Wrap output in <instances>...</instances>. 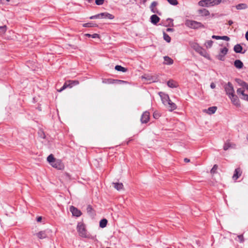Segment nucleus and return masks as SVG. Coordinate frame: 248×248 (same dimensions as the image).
<instances>
[{
  "label": "nucleus",
  "mask_w": 248,
  "mask_h": 248,
  "mask_svg": "<svg viewBox=\"0 0 248 248\" xmlns=\"http://www.w3.org/2000/svg\"><path fill=\"white\" fill-rule=\"evenodd\" d=\"M185 25L187 27L192 29L204 28V26L201 22L189 19L186 21Z\"/></svg>",
  "instance_id": "f257e3e1"
},
{
  "label": "nucleus",
  "mask_w": 248,
  "mask_h": 248,
  "mask_svg": "<svg viewBox=\"0 0 248 248\" xmlns=\"http://www.w3.org/2000/svg\"><path fill=\"white\" fill-rule=\"evenodd\" d=\"M221 0H201L198 2L201 6L210 7L220 4Z\"/></svg>",
  "instance_id": "f03ea898"
},
{
  "label": "nucleus",
  "mask_w": 248,
  "mask_h": 248,
  "mask_svg": "<svg viewBox=\"0 0 248 248\" xmlns=\"http://www.w3.org/2000/svg\"><path fill=\"white\" fill-rule=\"evenodd\" d=\"M78 234L85 238L93 239V237L88 233L85 228V225L83 223H78Z\"/></svg>",
  "instance_id": "7ed1b4c3"
},
{
  "label": "nucleus",
  "mask_w": 248,
  "mask_h": 248,
  "mask_svg": "<svg viewBox=\"0 0 248 248\" xmlns=\"http://www.w3.org/2000/svg\"><path fill=\"white\" fill-rule=\"evenodd\" d=\"M78 84V81L74 80H69L65 82L63 86L60 89H58L57 91L59 92H61L63 90L66 88H72L73 87L76 86Z\"/></svg>",
  "instance_id": "20e7f679"
},
{
  "label": "nucleus",
  "mask_w": 248,
  "mask_h": 248,
  "mask_svg": "<svg viewBox=\"0 0 248 248\" xmlns=\"http://www.w3.org/2000/svg\"><path fill=\"white\" fill-rule=\"evenodd\" d=\"M97 18H108L109 19H113L114 18V16L107 12L101 13L100 14L93 16L90 17V19H97Z\"/></svg>",
  "instance_id": "39448f33"
},
{
  "label": "nucleus",
  "mask_w": 248,
  "mask_h": 248,
  "mask_svg": "<svg viewBox=\"0 0 248 248\" xmlns=\"http://www.w3.org/2000/svg\"><path fill=\"white\" fill-rule=\"evenodd\" d=\"M224 88L226 93L228 96L235 93L233 85L231 82H229L225 84Z\"/></svg>",
  "instance_id": "423d86ee"
},
{
  "label": "nucleus",
  "mask_w": 248,
  "mask_h": 248,
  "mask_svg": "<svg viewBox=\"0 0 248 248\" xmlns=\"http://www.w3.org/2000/svg\"><path fill=\"white\" fill-rule=\"evenodd\" d=\"M231 99L233 105L237 107H240L241 106L240 100L237 95L235 93L228 96Z\"/></svg>",
  "instance_id": "0eeeda50"
},
{
  "label": "nucleus",
  "mask_w": 248,
  "mask_h": 248,
  "mask_svg": "<svg viewBox=\"0 0 248 248\" xmlns=\"http://www.w3.org/2000/svg\"><path fill=\"white\" fill-rule=\"evenodd\" d=\"M228 51V49L227 47H224L220 49V52L219 54L217 56V58L220 61L224 60V57L227 54Z\"/></svg>",
  "instance_id": "6e6552de"
},
{
  "label": "nucleus",
  "mask_w": 248,
  "mask_h": 248,
  "mask_svg": "<svg viewBox=\"0 0 248 248\" xmlns=\"http://www.w3.org/2000/svg\"><path fill=\"white\" fill-rule=\"evenodd\" d=\"M159 95L161 97V101L162 103L165 105L167 106V103L170 101V99L169 95L167 94H166L162 92H160L159 93Z\"/></svg>",
  "instance_id": "1a4fd4ad"
},
{
  "label": "nucleus",
  "mask_w": 248,
  "mask_h": 248,
  "mask_svg": "<svg viewBox=\"0 0 248 248\" xmlns=\"http://www.w3.org/2000/svg\"><path fill=\"white\" fill-rule=\"evenodd\" d=\"M51 165L58 169V170H62L64 168V166L63 165V164L62 163L61 161L59 160V159H56L54 162H53L52 163V164H51Z\"/></svg>",
  "instance_id": "9d476101"
},
{
  "label": "nucleus",
  "mask_w": 248,
  "mask_h": 248,
  "mask_svg": "<svg viewBox=\"0 0 248 248\" xmlns=\"http://www.w3.org/2000/svg\"><path fill=\"white\" fill-rule=\"evenodd\" d=\"M197 12L200 16L202 17H206L210 16L209 11L205 8L200 9L197 10Z\"/></svg>",
  "instance_id": "9b49d317"
},
{
  "label": "nucleus",
  "mask_w": 248,
  "mask_h": 248,
  "mask_svg": "<svg viewBox=\"0 0 248 248\" xmlns=\"http://www.w3.org/2000/svg\"><path fill=\"white\" fill-rule=\"evenodd\" d=\"M149 119H150L149 112L148 111H146L144 112H143V113L142 114L141 119H140V121L142 123L146 124L149 121Z\"/></svg>",
  "instance_id": "f8f14e48"
},
{
  "label": "nucleus",
  "mask_w": 248,
  "mask_h": 248,
  "mask_svg": "<svg viewBox=\"0 0 248 248\" xmlns=\"http://www.w3.org/2000/svg\"><path fill=\"white\" fill-rule=\"evenodd\" d=\"M242 171L240 168H238L234 170L232 178L234 180H236L242 174Z\"/></svg>",
  "instance_id": "ddd939ff"
},
{
  "label": "nucleus",
  "mask_w": 248,
  "mask_h": 248,
  "mask_svg": "<svg viewBox=\"0 0 248 248\" xmlns=\"http://www.w3.org/2000/svg\"><path fill=\"white\" fill-rule=\"evenodd\" d=\"M168 109L172 111L176 108V105L175 103H173L170 100L167 103V106H165Z\"/></svg>",
  "instance_id": "4468645a"
},
{
  "label": "nucleus",
  "mask_w": 248,
  "mask_h": 248,
  "mask_svg": "<svg viewBox=\"0 0 248 248\" xmlns=\"http://www.w3.org/2000/svg\"><path fill=\"white\" fill-rule=\"evenodd\" d=\"M158 4L157 2L156 1H153L150 6V8L151 11V12L155 14H159L158 11L157 9L155 7Z\"/></svg>",
  "instance_id": "2eb2a0df"
},
{
  "label": "nucleus",
  "mask_w": 248,
  "mask_h": 248,
  "mask_svg": "<svg viewBox=\"0 0 248 248\" xmlns=\"http://www.w3.org/2000/svg\"><path fill=\"white\" fill-rule=\"evenodd\" d=\"M151 22L154 24H156L160 20V18L156 15H153L150 17Z\"/></svg>",
  "instance_id": "dca6fc26"
},
{
  "label": "nucleus",
  "mask_w": 248,
  "mask_h": 248,
  "mask_svg": "<svg viewBox=\"0 0 248 248\" xmlns=\"http://www.w3.org/2000/svg\"><path fill=\"white\" fill-rule=\"evenodd\" d=\"M235 147V144L231 143L229 141H227L225 143L223 149L224 150H227L229 148H234Z\"/></svg>",
  "instance_id": "f3484780"
},
{
  "label": "nucleus",
  "mask_w": 248,
  "mask_h": 248,
  "mask_svg": "<svg viewBox=\"0 0 248 248\" xmlns=\"http://www.w3.org/2000/svg\"><path fill=\"white\" fill-rule=\"evenodd\" d=\"M164 62V64L166 65H171L173 63V60L168 56H164L163 57Z\"/></svg>",
  "instance_id": "a211bd4d"
},
{
  "label": "nucleus",
  "mask_w": 248,
  "mask_h": 248,
  "mask_svg": "<svg viewBox=\"0 0 248 248\" xmlns=\"http://www.w3.org/2000/svg\"><path fill=\"white\" fill-rule=\"evenodd\" d=\"M217 109V108L216 107H209L207 109H204L203 111L209 114H212L215 113Z\"/></svg>",
  "instance_id": "6ab92c4d"
},
{
  "label": "nucleus",
  "mask_w": 248,
  "mask_h": 248,
  "mask_svg": "<svg viewBox=\"0 0 248 248\" xmlns=\"http://www.w3.org/2000/svg\"><path fill=\"white\" fill-rule=\"evenodd\" d=\"M190 45L191 47L193 48L196 52L199 51V50L202 47L199 45L198 44L195 42H190Z\"/></svg>",
  "instance_id": "aec40b11"
},
{
  "label": "nucleus",
  "mask_w": 248,
  "mask_h": 248,
  "mask_svg": "<svg viewBox=\"0 0 248 248\" xmlns=\"http://www.w3.org/2000/svg\"><path fill=\"white\" fill-rule=\"evenodd\" d=\"M234 66L238 69H241L244 64L243 62L239 60H236L234 62Z\"/></svg>",
  "instance_id": "412c9836"
},
{
  "label": "nucleus",
  "mask_w": 248,
  "mask_h": 248,
  "mask_svg": "<svg viewBox=\"0 0 248 248\" xmlns=\"http://www.w3.org/2000/svg\"><path fill=\"white\" fill-rule=\"evenodd\" d=\"M69 210L73 216L78 217V209L77 208L71 205L70 206Z\"/></svg>",
  "instance_id": "4be33fe9"
},
{
  "label": "nucleus",
  "mask_w": 248,
  "mask_h": 248,
  "mask_svg": "<svg viewBox=\"0 0 248 248\" xmlns=\"http://www.w3.org/2000/svg\"><path fill=\"white\" fill-rule=\"evenodd\" d=\"M197 52L205 58H207L209 57V54L207 53L206 51L202 47H201V49L199 50V51H198Z\"/></svg>",
  "instance_id": "5701e85b"
},
{
  "label": "nucleus",
  "mask_w": 248,
  "mask_h": 248,
  "mask_svg": "<svg viewBox=\"0 0 248 248\" xmlns=\"http://www.w3.org/2000/svg\"><path fill=\"white\" fill-rule=\"evenodd\" d=\"M168 86L171 88H176L177 87V83L173 80H170L167 82Z\"/></svg>",
  "instance_id": "b1692460"
},
{
  "label": "nucleus",
  "mask_w": 248,
  "mask_h": 248,
  "mask_svg": "<svg viewBox=\"0 0 248 248\" xmlns=\"http://www.w3.org/2000/svg\"><path fill=\"white\" fill-rule=\"evenodd\" d=\"M36 235L39 239H44L47 236L46 232L44 231L39 232L36 234Z\"/></svg>",
  "instance_id": "393cba45"
},
{
  "label": "nucleus",
  "mask_w": 248,
  "mask_h": 248,
  "mask_svg": "<svg viewBox=\"0 0 248 248\" xmlns=\"http://www.w3.org/2000/svg\"><path fill=\"white\" fill-rule=\"evenodd\" d=\"M233 49L236 53H242V47L239 44H237L235 46H234Z\"/></svg>",
  "instance_id": "a878e982"
},
{
  "label": "nucleus",
  "mask_w": 248,
  "mask_h": 248,
  "mask_svg": "<svg viewBox=\"0 0 248 248\" xmlns=\"http://www.w3.org/2000/svg\"><path fill=\"white\" fill-rule=\"evenodd\" d=\"M173 19L171 18H168L166 21V23L164 25L166 27L170 26L172 27L173 26Z\"/></svg>",
  "instance_id": "bb28decb"
},
{
  "label": "nucleus",
  "mask_w": 248,
  "mask_h": 248,
  "mask_svg": "<svg viewBox=\"0 0 248 248\" xmlns=\"http://www.w3.org/2000/svg\"><path fill=\"white\" fill-rule=\"evenodd\" d=\"M114 187L118 190H120L123 189V185L122 183H113Z\"/></svg>",
  "instance_id": "cd10ccee"
},
{
  "label": "nucleus",
  "mask_w": 248,
  "mask_h": 248,
  "mask_svg": "<svg viewBox=\"0 0 248 248\" xmlns=\"http://www.w3.org/2000/svg\"><path fill=\"white\" fill-rule=\"evenodd\" d=\"M108 221L106 219H102L100 220L99 222V226L100 227L103 228H105L107 224Z\"/></svg>",
  "instance_id": "c85d7f7f"
},
{
  "label": "nucleus",
  "mask_w": 248,
  "mask_h": 248,
  "mask_svg": "<svg viewBox=\"0 0 248 248\" xmlns=\"http://www.w3.org/2000/svg\"><path fill=\"white\" fill-rule=\"evenodd\" d=\"M115 69L117 71H121L123 72H125L127 71V69L125 68L118 65L115 66Z\"/></svg>",
  "instance_id": "c756f323"
},
{
  "label": "nucleus",
  "mask_w": 248,
  "mask_h": 248,
  "mask_svg": "<svg viewBox=\"0 0 248 248\" xmlns=\"http://www.w3.org/2000/svg\"><path fill=\"white\" fill-rule=\"evenodd\" d=\"M56 160V159L54 158L53 155L51 154L48 155V156L47 157V161L49 162V163L51 165L53 162H54V161Z\"/></svg>",
  "instance_id": "7c9ffc66"
},
{
  "label": "nucleus",
  "mask_w": 248,
  "mask_h": 248,
  "mask_svg": "<svg viewBox=\"0 0 248 248\" xmlns=\"http://www.w3.org/2000/svg\"><path fill=\"white\" fill-rule=\"evenodd\" d=\"M247 7L246 4L241 3L236 5V8L238 10L245 9Z\"/></svg>",
  "instance_id": "2f4dec72"
},
{
  "label": "nucleus",
  "mask_w": 248,
  "mask_h": 248,
  "mask_svg": "<svg viewBox=\"0 0 248 248\" xmlns=\"http://www.w3.org/2000/svg\"><path fill=\"white\" fill-rule=\"evenodd\" d=\"M213 44V41L212 40H208L205 42L204 44L205 46H206V48H210Z\"/></svg>",
  "instance_id": "473e14b6"
},
{
  "label": "nucleus",
  "mask_w": 248,
  "mask_h": 248,
  "mask_svg": "<svg viewBox=\"0 0 248 248\" xmlns=\"http://www.w3.org/2000/svg\"><path fill=\"white\" fill-rule=\"evenodd\" d=\"M97 25L96 24L93 23H87L83 24V27H97Z\"/></svg>",
  "instance_id": "72a5a7b5"
},
{
  "label": "nucleus",
  "mask_w": 248,
  "mask_h": 248,
  "mask_svg": "<svg viewBox=\"0 0 248 248\" xmlns=\"http://www.w3.org/2000/svg\"><path fill=\"white\" fill-rule=\"evenodd\" d=\"M163 38L168 43H170L171 40L170 37L168 34L166 33L165 32H163Z\"/></svg>",
  "instance_id": "f704fd0d"
},
{
  "label": "nucleus",
  "mask_w": 248,
  "mask_h": 248,
  "mask_svg": "<svg viewBox=\"0 0 248 248\" xmlns=\"http://www.w3.org/2000/svg\"><path fill=\"white\" fill-rule=\"evenodd\" d=\"M84 35L85 36L89 37H91L93 38H99V35L98 34H97V33H94L93 34H89V33H86Z\"/></svg>",
  "instance_id": "c9c22d12"
},
{
  "label": "nucleus",
  "mask_w": 248,
  "mask_h": 248,
  "mask_svg": "<svg viewBox=\"0 0 248 248\" xmlns=\"http://www.w3.org/2000/svg\"><path fill=\"white\" fill-rule=\"evenodd\" d=\"M238 83L240 86L248 90V84L246 82L240 80V82H238Z\"/></svg>",
  "instance_id": "e433bc0d"
},
{
  "label": "nucleus",
  "mask_w": 248,
  "mask_h": 248,
  "mask_svg": "<svg viewBox=\"0 0 248 248\" xmlns=\"http://www.w3.org/2000/svg\"><path fill=\"white\" fill-rule=\"evenodd\" d=\"M237 93L238 94H241L244 96L246 94L244 93V90L242 88H238L237 90Z\"/></svg>",
  "instance_id": "4c0bfd02"
},
{
  "label": "nucleus",
  "mask_w": 248,
  "mask_h": 248,
  "mask_svg": "<svg viewBox=\"0 0 248 248\" xmlns=\"http://www.w3.org/2000/svg\"><path fill=\"white\" fill-rule=\"evenodd\" d=\"M237 237L238 238V241H239L240 243H242L244 242V239L242 234L237 235ZM235 240H237L236 239H235Z\"/></svg>",
  "instance_id": "58836bf2"
},
{
  "label": "nucleus",
  "mask_w": 248,
  "mask_h": 248,
  "mask_svg": "<svg viewBox=\"0 0 248 248\" xmlns=\"http://www.w3.org/2000/svg\"><path fill=\"white\" fill-rule=\"evenodd\" d=\"M170 4L172 5H176L178 4L177 0H167Z\"/></svg>",
  "instance_id": "ea45409f"
},
{
  "label": "nucleus",
  "mask_w": 248,
  "mask_h": 248,
  "mask_svg": "<svg viewBox=\"0 0 248 248\" xmlns=\"http://www.w3.org/2000/svg\"><path fill=\"white\" fill-rule=\"evenodd\" d=\"M93 210L92 207L91 205H89L87 207V212L88 214L92 215V211Z\"/></svg>",
  "instance_id": "a19ab883"
},
{
  "label": "nucleus",
  "mask_w": 248,
  "mask_h": 248,
  "mask_svg": "<svg viewBox=\"0 0 248 248\" xmlns=\"http://www.w3.org/2000/svg\"><path fill=\"white\" fill-rule=\"evenodd\" d=\"M7 30V27L6 26L4 25L3 26H0V31L2 32V33H4Z\"/></svg>",
  "instance_id": "79ce46f5"
},
{
  "label": "nucleus",
  "mask_w": 248,
  "mask_h": 248,
  "mask_svg": "<svg viewBox=\"0 0 248 248\" xmlns=\"http://www.w3.org/2000/svg\"><path fill=\"white\" fill-rule=\"evenodd\" d=\"M217 165H215L212 169L211 170V173H214L216 172V171L217 170Z\"/></svg>",
  "instance_id": "37998d69"
},
{
  "label": "nucleus",
  "mask_w": 248,
  "mask_h": 248,
  "mask_svg": "<svg viewBox=\"0 0 248 248\" xmlns=\"http://www.w3.org/2000/svg\"><path fill=\"white\" fill-rule=\"evenodd\" d=\"M104 0H95V3L96 5H101L104 3Z\"/></svg>",
  "instance_id": "c03bdc74"
},
{
  "label": "nucleus",
  "mask_w": 248,
  "mask_h": 248,
  "mask_svg": "<svg viewBox=\"0 0 248 248\" xmlns=\"http://www.w3.org/2000/svg\"><path fill=\"white\" fill-rule=\"evenodd\" d=\"M153 116L155 119H158L160 117V114L157 112H155L153 114Z\"/></svg>",
  "instance_id": "a18cd8bd"
},
{
  "label": "nucleus",
  "mask_w": 248,
  "mask_h": 248,
  "mask_svg": "<svg viewBox=\"0 0 248 248\" xmlns=\"http://www.w3.org/2000/svg\"><path fill=\"white\" fill-rule=\"evenodd\" d=\"M221 39L228 41L230 40V38L227 36H221Z\"/></svg>",
  "instance_id": "49530a36"
},
{
  "label": "nucleus",
  "mask_w": 248,
  "mask_h": 248,
  "mask_svg": "<svg viewBox=\"0 0 248 248\" xmlns=\"http://www.w3.org/2000/svg\"><path fill=\"white\" fill-rule=\"evenodd\" d=\"M241 98L248 101V94H246L244 96L241 97Z\"/></svg>",
  "instance_id": "de8ad7c7"
},
{
  "label": "nucleus",
  "mask_w": 248,
  "mask_h": 248,
  "mask_svg": "<svg viewBox=\"0 0 248 248\" xmlns=\"http://www.w3.org/2000/svg\"><path fill=\"white\" fill-rule=\"evenodd\" d=\"M212 38L213 39H217V40H219V39H221V36H217V35H213L212 36Z\"/></svg>",
  "instance_id": "09e8293b"
},
{
  "label": "nucleus",
  "mask_w": 248,
  "mask_h": 248,
  "mask_svg": "<svg viewBox=\"0 0 248 248\" xmlns=\"http://www.w3.org/2000/svg\"><path fill=\"white\" fill-rule=\"evenodd\" d=\"M113 81H114L115 80H113ZM115 81H116V82H117V83H126V81H124V80H116Z\"/></svg>",
  "instance_id": "8fccbe9b"
},
{
  "label": "nucleus",
  "mask_w": 248,
  "mask_h": 248,
  "mask_svg": "<svg viewBox=\"0 0 248 248\" xmlns=\"http://www.w3.org/2000/svg\"><path fill=\"white\" fill-rule=\"evenodd\" d=\"M210 87L212 88V89H214L216 87V85L214 83L212 82L210 84Z\"/></svg>",
  "instance_id": "3c124183"
},
{
  "label": "nucleus",
  "mask_w": 248,
  "mask_h": 248,
  "mask_svg": "<svg viewBox=\"0 0 248 248\" xmlns=\"http://www.w3.org/2000/svg\"><path fill=\"white\" fill-rule=\"evenodd\" d=\"M42 218L41 217H39L37 218V222H41V221L42 220Z\"/></svg>",
  "instance_id": "603ef678"
},
{
  "label": "nucleus",
  "mask_w": 248,
  "mask_h": 248,
  "mask_svg": "<svg viewBox=\"0 0 248 248\" xmlns=\"http://www.w3.org/2000/svg\"><path fill=\"white\" fill-rule=\"evenodd\" d=\"M173 31V29H172V28H168L167 29V31H168V32Z\"/></svg>",
  "instance_id": "864d4df0"
},
{
  "label": "nucleus",
  "mask_w": 248,
  "mask_h": 248,
  "mask_svg": "<svg viewBox=\"0 0 248 248\" xmlns=\"http://www.w3.org/2000/svg\"><path fill=\"white\" fill-rule=\"evenodd\" d=\"M228 24H229V25H230V26H231V25H232L233 24V22H232V20H229V21H228Z\"/></svg>",
  "instance_id": "5fc2aeb1"
},
{
  "label": "nucleus",
  "mask_w": 248,
  "mask_h": 248,
  "mask_svg": "<svg viewBox=\"0 0 248 248\" xmlns=\"http://www.w3.org/2000/svg\"><path fill=\"white\" fill-rule=\"evenodd\" d=\"M184 161L185 162H189L190 161V160L188 158H186L184 159Z\"/></svg>",
  "instance_id": "6e6d98bb"
},
{
  "label": "nucleus",
  "mask_w": 248,
  "mask_h": 248,
  "mask_svg": "<svg viewBox=\"0 0 248 248\" xmlns=\"http://www.w3.org/2000/svg\"><path fill=\"white\" fill-rule=\"evenodd\" d=\"M246 38L248 41V31H247L246 33Z\"/></svg>",
  "instance_id": "4d7b16f0"
},
{
  "label": "nucleus",
  "mask_w": 248,
  "mask_h": 248,
  "mask_svg": "<svg viewBox=\"0 0 248 248\" xmlns=\"http://www.w3.org/2000/svg\"><path fill=\"white\" fill-rule=\"evenodd\" d=\"M82 215V213L80 211L78 210V217Z\"/></svg>",
  "instance_id": "13d9d810"
},
{
  "label": "nucleus",
  "mask_w": 248,
  "mask_h": 248,
  "mask_svg": "<svg viewBox=\"0 0 248 248\" xmlns=\"http://www.w3.org/2000/svg\"><path fill=\"white\" fill-rule=\"evenodd\" d=\"M214 16V15L213 14L211 15V17H213Z\"/></svg>",
  "instance_id": "bf43d9fd"
},
{
  "label": "nucleus",
  "mask_w": 248,
  "mask_h": 248,
  "mask_svg": "<svg viewBox=\"0 0 248 248\" xmlns=\"http://www.w3.org/2000/svg\"><path fill=\"white\" fill-rule=\"evenodd\" d=\"M109 83H114V82H111V81H110L109 82Z\"/></svg>",
  "instance_id": "052dcab7"
},
{
  "label": "nucleus",
  "mask_w": 248,
  "mask_h": 248,
  "mask_svg": "<svg viewBox=\"0 0 248 248\" xmlns=\"http://www.w3.org/2000/svg\"><path fill=\"white\" fill-rule=\"evenodd\" d=\"M247 140H248V136H247Z\"/></svg>",
  "instance_id": "680f3d73"
},
{
  "label": "nucleus",
  "mask_w": 248,
  "mask_h": 248,
  "mask_svg": "<svg viewBox=\"0 0 248 248\" xmlns=\"http://www.w3.org/2000/svg\"><path fill=\"white\" fill-rule=\"evenodd\" d=\"M143 2H146V0H144Z\"/></svg>",
  "instance_id": "e2e57ef3"
},
{
  "label": "nucleus",
  "mask_w": 248,
  "mask_h": 248,
  "mask_svg": "<svg viewBox=\"0 0 248 248\" xmlns=\"http://www.w3.org/2000/svg\"><path fill=\"white\" fill-rule=\"evenodd\" d=\"M6 0V1H9V0Z\"/></svg>",
  "instance_id": "0e129e2a"
}]
</instances>
